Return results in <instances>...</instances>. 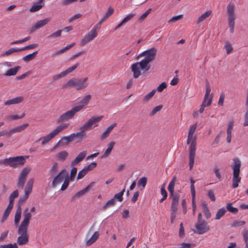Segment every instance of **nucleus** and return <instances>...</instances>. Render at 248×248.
<instances>
[{
    "label": "nucleus",
    "mask_w": 248,
    "mask_h": 248,
    "mask_svg": "<svg viewBox=\"0 0 248 248\" xmlns=\"http://www.w3.org/2000/svg\"><path fill=\"white\" fill-rule=\"evenodd\" d=\"M80 131L76 133L71 134L73 140H78L81 141L86 136L85 130L82 129V126L80 127Z\"/></svg>",
    "instance_id": "obj_20"
},
{
    "label": "nucleus",
    "mask_w": 248,
    "mask_h": 248,
    "mask_svg": "<svg viewBox=\"0 0 248 248\" xmlns=\"http://www.w3.org/2000/svg\"><path fill=\"white\" fill-rule=\"evenodd\" d=\"M22 213V209L20 206H19L16 209L15 216V223L16 225H17L20 220L21 215Z\"/></svg>",
    "instance_id": "obj_26"
},
{
    "label": "nucleus",
    "mask_w": 248,
    "mask_h": 248,
    "mask_svg": "<svg viewBox=\"0 0 248 248\" xmlns=\"http://www.w3.org/2000/svg\"><path fill=\"white\" fill-rule=\"evenodd\" d=\"M114 145L115 142L114 141H111L109 143V144H108V147L106 150L104 154L103 155V157H107L110 155Z\"/></svg>",
    "instance_id": "obj_32"
},
{
    "label": "nucleus",
    "mask_w": 248,
    "mask_h": 248,
    "mask_svg": "<svg viewBox=\"0 0 248 248\" xmlns=\"http://www.w3.org/2000/svg\"><path fill=\"white\" fill-rule=\"evenodd\" d=\"M226 213V210L224 208L219 209L216 213L215 219L219 220L223 217Z\"/></svg>",
    "instance_id": "obj_38"
},
{
    "label": "nucleus",
    "mask_w": 248,
    "mask_h": 248,
    "mask_svg": "<svg viewBox=\"0 0 248 248\" xmlns=\"http://www.w3.org/2000/svg\"><path fill=\"white\" fill-rule=\"evenodd\" d=\"M62 30H58L57 31L50 34L49 36H47L48 38H57L59 37L62 35Z\"/></svg>",
    "instance_id": "obj_48"
},
{
    "label": "nucleus",
    "mask_w": 248,
    "mask_h": 248,
    "mask_svg": "<svg viewBox=\"0 0 248 248\" xmlns=\"http://www.w3.org/2000/svg\"><path fill=\"white\" fill-rule=\"evenodd\" d=\"M44 5V0H39L38 2L34 3L30 8L31 12H35L40 10Z\"/></svg>",
    "instance_id": "obj_22"
},
{
    "label": "nucleus",
    "mask_w": 248,
    "mask_h": 248,
    "mask_svg": "<svg viewBox=\"0 0 248 248\" xmlns=\"http://www.w3.org/2000/svg\"><path fill=\"white\" fill-rule=\"evenodd\" d=\"M7 159V166L13 168L20 167L23 166L26 162V159L23 156L10 157Z\"/></svg>",
    "instance_id": "obj_7"
},
{
    "label": "nucleus",
    "mask_w": 248,
    "mask_h": 248,
    "mask_svg": "<svg viewBox=\"0 0 248 248\" xmlns=\"http://www.w3.org/2000/svg\"><path fill=\"white\" fill-rule=\"evenodd\" d=\"M235 9V4L232 2H229L227 7V14L228 15L230 31L231 33L234 32V29L235 20L236 18Z\"/></svg>",
    "instance_id": "obj_6"
},
{
    "label": "nucleus",
    "mask_w": 248,
    "mask_h": 248,
    "mask_svg": "<svg viewBox=\"0 0 248 248\" xmlns=\"http://www.w3.org/2000/svg\"><path fill=\"white\" fill-rule=\"evenodd\" d=\"M30 167H25L21 170L17 180V185L19 188H23L28 174L31 172Z\"/></svg>",
    "instance_id": "obj_10"
},
{
    "label": "nucleus",
    "mask_w": 248,
    "mask_h": 248,
    "mask_svg": "<svg viewBox=\"0 0 248 248\" xmlns=\"http://www.w3.org/2000/svg\"><path fill=\"white\" fill-rule=\"evenodd\" d=\"M13 206H14V205L8 204V206L7 207L6 209H5V210L3 214V216H2V221H4L7 218L9 214L11 213L12 209L13 208Z\"/></svg>",
    "instance_id": "obj_28"
},
{
    "label": "nucleus",
    "mask_w": 248,
    "mask_h": 248,
    "mask_svg": "<svg viewBox=\"0 0 248 248\" xmlns=\"http://www.w3.org/2000/svg\"><path fill=\"white\" fill-rule=\"evenodd\" d=\"M162 107L163 106L162 105H160L154 108L153 110L150 113V116H153L155 115L157 112L161 110Z\"/></svg>",
    "instance_id": "obj_54"
},
{
    "label": "nucleus",
    "mask_w": 248,
    "mask_h": 248,
    "mask_svg": "<svg viewBox=\"0 0 248 248\" xmlns=\"http://www.w3.org/2000/svg\"><path fill=\"white\" fill-rule=\"evenodd\" d=\"M37 46H38V44H32L28 45L25 47H23L19 48V49H20V51H21L25 50L27 49H33V48H35L36 47H37Z\"/></svg>",
    "instance_id": "obj_55"
},
{
    "label": "nucleus",
    "mask_w": 248,
    "mask_h": 248,
    "mask_svg": "<svg viewBox=\"0 0 248 248\" xmlns=\"http://www.w3.org/2000/svg\"><path fill=\"white\" fill-rule=\"evenodd\" d=\"M197 127V124H192L189 126L186 140V143L190 145L189 147V166L190 170L192 169L194 164L197 144V136L194 135V133Z\"/></svg>",
    "instance_id": "obj_3"
},
{
    "label": "nucleus",
    "mask_w": 248,
    "mask_h": 248,
    "mask_svg": "<svg viewBox=\"0 0 248 248\" xmlns=\"http://www.w3.org/2000/svg\"><path fill=\"white\" fill-rule=\"evenodd\" d=\"M125 186H124V188L121 192L115 194L113 199L115 200L117 199L119 202H122L123 200V196L125 190Z\"/></svg>",
    "instance_id": "obj_42"
},
{
    "label": "nucleus",
    "mask_w": 248,
    "mask_h": 248,
    "mask_svg": "<svg viewBox=\"0 0 248 248\" xmlns=\"http://www.w3.org/2000/svg\"><path fill=\"white\" fill-rule=\"evenodd\" d=\"M87 172L86 171V170L83 168L81 170L78 172L77 179H82L87 174Z\"/></svg>",
    "instance_id": "obj_61"
},
{
    "label": "nucleus",
    "mask_w": 248,
    "mask_h": 248,
    "mask_svg": "<svg viewBox=\"0 0 248 248\" xmlns=\"http://www.w3.org/2000/svg\"><path fill=\"white\" fill-rule=\"evenodd\" d=\"M225 48L226 49L227 54L231 53L233 50L232 45L229 42H226L225 45Z\"/></svg>",
    "instance_id": "obj_53"
},
{
    "label": "nucleus",
    "mask_w": 248,
    "mask_h": 248,
    "mask_svg": "<svg viewBox=\"0 0 248 248\" xmlns=\"http://www.w3.org/2000/svg\"><path fill=\"white\" fill-rule=\"evenodd\" d=\"M38 51H34L32 53L29 54L23 57V60L25 62H29L33 60L37 55Z\"/></svg>",
    "instance_id": "obj_33"
},
{
    "label": "nucleus",
    "mask_w": 248,
    "mask_h": 248,
    "mask_svg": "<svg viewBox=\"0 0 248 248\" xmlns=\"http://www.w3.org/2000/svg\"><path fill=\"white\" fill-rule=\"evenodd\" d=\"M226 208L229 212L233 214H236L238 211V209L237 208L232 207V204L231 203H228L227 204Z\"/></svg>",
    "instance_id": "obj_47"
},
{
    "label": "nucleus",
    "mask_w": 248,
    "mask_h": 248,
    "mask_svg": "<svg viewBox=\"0 0 248 248\" xmlns=\"http://www.w3.org/2000/svg\"><path fill=\"white\" fill-rule=\"evenodd\" d=\"M212 98L213 97L210 96H208L206 98H205V96H204L203 101L202 104L206 105L207 107L209 106L211 104Z\"/></svg>",
    "instance_id": "obj_51"
},
{
    "label": "nucleus",
    "mask_w": 248,
    "mask_h": 248,
    "mask_svg": "<svg viewBox=\"0 0 248 248\" xmlns=\"http://www.w3.org/2000/svg\"><path fill=\"white\" fill-rule=\"evenodd\" d=\"M29 126L28 124H24L22 125L16 126V130L17 132H21V131H23L26 128H27Z\"/></svg>",
    "instance_id": "obj_62"
},
{
    "label": "nucleus",
    "mask_w": 248,
    "mask_h": 248,
    "mask_svg": "<svg viewBox=\"0 0 248 248\" xmlns=\"http://www.w3.org/2000/svg\"><path fill=\"white\" fill-rule=\"evenodd\" d=\"M115 202L116 201L114 199H111L102 207V210L104 211L106 210L108 207L114 205Z\"/></svg>",
    "instance_id": "obj_41"
},
{
    "label": "nucleus",
    "mask_w": 248,
    "mask_h": 248,
    "mask_svg": "<svg viewBox=\"0 0 248 248\" xmlns=\"http://www.w3.org/2000/svg\"><path fill=\"white\" fill-rule=\"evenodd\" d=\"M88 79V78H73L64 83L63 88L75 87L77 90H82L88 87V84L86 83Z\"/></svg>",
    "instance_id": "obj_5"
},
{
    "label": "nucleus",
    "mask_w": 248,
    "mask_h": 248,
    "mask_svg": "<svg viewBox=\"0 0 248 248\" xmlns=\"http://www.w3.org/2000/svg\"><path fill=\"white\" fill-rule=\"evenodd\" d=\"M91 99V95L88 94L85 96L80 101L81 105H78V106H81L82 109L85 106L87 105L88 104Z\"/></svg>",
    "instance_id": "obj_36"
},
{
    "label": "nucleus",
    "mask_w": 248,
    "mask_h": 248,
    "mask_svg": "<svg viewBox=\"0 0 248 248\" xmlns=\"http://www.w3.org/2000/svg\"><path fill=\"white\" fill-rule=\"evenodd\" d=\"M0 248H18L16 243L0 245Z\"/></svg>",
    "instance_id": "obj_59"
},
{
    "label": "nucleus",
    "mask_w": 248,
    "mask_h": 248,
    "mask_svg": "<svg viewBox=\"0 0 248 248\" xmlns=\"http://www.w3.org/2000/svg\"><path fill=\"white\" fill-rule=\"evenodd\" d=\"M177 211V210H170V220L171 224L174 223L176 217Z\"/></svg>",
    "instance_id": "obj_56"
},
{
    "label": "nucleus",
    "mask_w": 248,
    "mask_h": 248,
    "mask_svg": "<svg viewBox=\"0 0 248 248\" xmlns=\"http://www.w3.org/2000/svg\"><path fill=\"white\" fill-rule=\"evenodd\" d=\"M197 232L199 234H202L207 232L209 229V226L205 221L197 222L196 225Z\"/></svg>",
    "instance_id": "obj_13"
},
{
    "label": "nucleus",
    "mask_w": 248,
    "mask_h": 248,
    "mask_svg": "<svg viewBox=\"0 0 248 248\" xmlns=\"http://www.w3.org/2000/svg\"><path fill=\"white\" fill-rule=\"evenodd\" d=\"M211 13L212 12L211 11H207L204 13L202 14L201 16L199 17V18L197 20V24H199L200 23L203 21L206 18L209 17L211 15Z\"/></svg>",
    "instance_id": "obj_29"
},
{
    "label": "nucleus",
    "mask_w": 248,
    "mask_h": 248,
    "mask_svg": "<svg viewBox=\"0 0 248 248\" xmlns=\"http://www.w3.org/2000/svg\"><path fill=\"white\" fill-rule=\"evenodd\" d=\"M232 160L233 164L231 166L232 170V187L235 188L238 186L241 180V178L239 176L241 162L238 158H235Z\"/></svg>",
    "instance_id": "obj_4"
},
{
    "label": "nucleus",
    "mask_w": 248,
    "mask_h": 248,
    "mask_svg": "<svg viewBox=\"0 0 248 248\" xmlns=\"http://www.w3.org/2000/svg\"><path fill=\"white\" fill-rule=\"evenodd\" d=\"M19 195L18 191V190H15L9 196V204H11L12 205H14V202L15 201V199L18 197Z\"/></svg>",
    "instance_id": "obj_30"
},
{
    "label": "nucleus",
    "mask_w": 248,
    "mask_h": 248,
    "mask_svg": "<svg viewBox=\"0 0 248 248\" xmlns=\"http://www.w3.org/2000/svg\"><path fill=\"white\" fill-rule=\"evenodd\" d=\"M68 156V152L63 150L57 154V158L59 160L63 161L66 160Z\"/></svg>",
    "instance_id": "obj_27"
},
{
    "label": "nucleus",
    "mask_w": 248,
    "mask_h": 248,
    "mask_svg": "<svg viewBox=\"0 0 248 248\" xmlns=\"http://www.w3.org/2000/svg\"><path fill=\"white\" fill-rule=\"evenodd\" d=\"M59 169V164L57 162H55L53 166L51 167V169L49 170V174L51 176H55L58 170Z\"/></svg>",
    "instance_id": "obj_34"
},
{
    "label": "nucleus",
    "mask_w": 248,
    "mask_h": 248,
    "mask_svg": "<svg viewBox=\"0 0 248 248\" xmlns=\"http://www.w3.org/2000/svg\"><path fill=\"white\" fill-rule=\"evenodd\" d=\"M103 117V116L102 115L97 117H92L82 126V129L85 131H88L91 129L93 126L96 127L98 126L97 123L102 120Z\"/></svg>",
    "instance_id": "obj_9"
},
{
    "label": "nucleus",
    "mask_w": 248,
    "mask_h": 248,
    "mask_svg": "<svg viewBox=\"0 0 248 248\" xmlns=\"http://www.w3.org/2000/svg\"><path fill=\"white\" fill-rule=\"evenodd\" d=\"M94 185V182H92L89 185L87 186L85 188L83 189L82 190L79 191V192H77L75 194V197H80L81 196L85 194L86 193H87L89 189L93 187Z\"/></svg>",
    "instance_id": "obj_23"
},
{
    "label": "nucleus",
    "mask_w": 248,
    "mask_h": 248,
    "mask_svg": "<svg viewBox=\"0 0 248 248\" xmlns=\"http://www.w3.org/2000/svg\"><path fill=\"white\" fill-rule=\"evenodd\" d=\"M65 171V170L64 169L62 170L54 177L51 184L53 187H55L64 180L65 176L63 175V173Z\"/></svg>",
    "instance_id": "obj_15"
},
{
    "label": "nucleus",
    "mask_w": 248,
    "mask_h": 248,
    "mask_svg": "<svg viewBox=\"0 0 248 248\" xmlns=\"http://www.w3.org/2000/svg\"><path fill=\"white\" fill-rule=\"evenodd\" d=\"M23 216V219L19 227L28 229L30 222V220H31L32 217V215L31 212H30L28 208H26L24 209Z\"/></svg>",
    "instance_id": "obj_11"
},
{
    "label": "nucleus",
    "mask_w": 248,
    "mask_h": 248,
    "mask_svg": "<svg viewBox=\"0 0 248 248\" xmlns=\"http://www.w3.org/2000/svg\"><path fill=\"white\" fill-rule=\"evenodd\" d=\"M20 69V67L19 66L9 69L5 73L4 75L7 77L15 76Z\"/></svg>",
    "instance_id": "obj_25"
},
{
    "label": "nucleus",
    "mask_w": 248,
    "mask_h": 248,
    "mask_svg": "<svg viewBox=\"0 0 248 248\" xmlns=\"http://www.w3.org/2000/svg\"><path fill=\"white\" fill-rule=\"evenodd\" d=\"M86 154L87 151H86L80 152L76 158L72 161L71 165L74 166L81 161L85 158Z\"/></svg>",
    "instance_id": "obj_21"
},
{
    "label": "nucleus",
    "mask_w": 248,
    "mask_h": 248,
    "mask_svg": "<svg viewBox=\"0 0 248 248\" xmlns=\"http://www.w3.org/2000/svg\"><path fill=\"white\" fill-rule=\"evenodd\" d=\"M136 14L135 13H131L128 15H127L123 20L122 21L124 23V24L131 20L135 16H136Z\"/></svg>",
    "instance_id": "obj_52"
},
{
    "label": "nucleus",
    "mask_w": 248,
    "mask_h": 248,
    "mask_svg": "<svg viewBox=\"0 0 248 248\" xmlns=\"http://www.w3.org/2000/svg\"><path fill=\"white\" fill-rule=\"evenodd\" d=\"M202 211L206 219H209L211 217V214L205 203L202 204Z\"/></svg>",
    "instance_id": "obj_35"
},
{
    "label": "nucleus",
    "mask_w": 248,
    "mask_h": 248,
    "mask_svg": "<svg viewBox=\"0 0 248 248\" xmlns=\"http://www.w3.org/2000/svg\"><path fill=\"white\" fill-rule=\"evenodd\" d=\"M117 124L114 123L110 125L106 130L100 135V139L101 140H104L108 137L111 133L112 129L116 127Z\"/></svg>",
    "instance_id": "obj_18"
},
{
    "label": "nucleus",
    "mask_w": 248,
    "mask_h": 248,
    "mask_svg": "<svg viewBox=\"0 0 248 248\" xmlns=\"http://www.w3.org/2000/svg\"><path fill=\"white\" fill-rule=\"evenodd\" d=\"M99 233L98 232H95L92 237L87 241L86 245L89 246L94 243L98 238Z\"/></svg>",
    "instance_id": "obj_24"
},
{
    "label": "nucleus",
    "mask_w": 248,
    "mask_h": 248,
    "mask_svg": "<svg viewBox=\"0 0 248 248\" xmlns=\"http://www.w3.org/2000/svg\"><path fill=\"white\" fill-rule=\"evenodd\" d=\"M17 233L19 236L17 239V243L19 246H23L27 244L29 241V234L28 229L18 227Z\"/></svg>",
    "instance_id": "obj_8"
},
{
    "label": "nucleus",
    "mask_w": 248,
    "mask_h": 248,
    "mask_svg": "<svg viewBox=\"0 0 248 248\" xmlns=\"http://www.w3.org/2000/svg\"><path fill=\"white\" fill-rule=\"evenodd\" d=\"M156 92L155 90H153L151 92H150L149 93H148L147 94L145 95L143 97V102L144 103H147L148 101L152 99V98L153 97V96L155 95V93Z\"/></svg>",
    "instance_id": "obj_37"
},
{
    "label": "nucleus",
    "mask_w": 248,
    "mask_h": 248,
    "mask_svg": "<svg viewBox=\"0 0 248 248\" xmlns=\"http://www.w3.org/2000/svg\"><path fill=\"white\" fill-rule=\"evenodd\" d=\"M97 31L93 28L81 40L80 45L84 46L90 41L93 40L97 36Z\"/></svg>",
    "instance_id": "obj_12"
},
{
    "label": "nucleus",
    "mask_w": 248,
    "mask_h": 248,
    "mask_svg": "<svg viewBox=\"0 0 248 248\" xmlns=\"http://www.w3.org/2000/svg\"><path fill=\"white\" fill-rule=\"evenodd\" d=\"M242 235L246 244V248H248V230L244 229L242 232Z\"/></svg>",
    "instance_id": "obj_45"
},
{
    "label": "nucleus",
    "mask_w": 248,
    "mask_h": 248,
    "mask_svg": "<svg viewBox=\"0 0 248 248\" xmlns=\"http://www.w3.org/2000/svg\"><path fill=\"white\" fill-rule=\"evenodd\" d=\"M73 141V139L71 134L68 136H64L62 137L58 143L53 147L51 150V152H53L54 150L57 149L58 146H63L64 145L68 144L69 142Z\"/></svg>",
    "instance_id": "obj_14"
},
{
    "label": "nucleus",
    "mask_w": 248,
    "mask_h": 248,
    "mask_svg": "<svg viewBox=\"0 0 248 248\" xmlns=\"http://www.w3.org/2000/svg\"><path fill=\"white\" fill-rule=\"evenodd\" d=\"M24 100L22 96H18L11 99H9L4 102L5 106H10L12 105L17 104L21 103Z\"/></svg>",
    "instance_id": "obj_19"
},
{
    "label": "nucleus",
    "mask_w": 248,
    "mask_h": 248,
    "mask_svg": "<svg viewBox=\"0 0 248 248\" xmlns=\"http://www.w3.org/2000/svg\"><path fill=\"white\" fill-rule=\"evenodd\" d=\"M82 109L81 106H76L71 109L62 114L56 120L58 124L61 123L58 125L54 129L51 131L46 136L40 138L38 141H41L42 145H44L47 143L52 139L58 135L63 130L67 129L70 125L69 123H62L73 119L76 113Z\"/></svg>",
    "instance_id": "obj_1"
},
{
    "label": "nucleus",
    "mask_w": 248,
    "mask_h": 248,
    "mask_svg": "<svg viewBox=\"0 0 248 248\" xmlns=\"http://www.w3.org/2000/svg\"><path fill=\"white\" fill-rule=\"evenodd\" d=\"M30 39V36H27L21 40H16L14 42H12L11 43V45H15V44H21L22 43H24L25 42H26Z\"/></svg>",
    "instance_id": "obj_60"
},
{
    "label": "nucleus",
    "mask_w": 248,
    "mask_h": 248,
    "mask_svg": "<svg viewBox=\"0 0 248 248\" xmlns=\"http://www.w3.org/2000/svg\"><path fill=\"white\" fill-rule=\"evenodd\" d=\"M243 125L244 126H248V108L246 109L245 113Z\"/></svg>",
    "instance_id": "obj_64"
},
{
    "label": "nucleus",
    "mask_w": 248,
    "mask_h": 248,
    "mask_svg": "<svg viewBox=\"0 0 248 248\" xmlns=\"http://www.w3.org/2000/svg\"><path fill=\"white\" fill-rule=\"evenodd\" d=\"M152 9L150 8L143 13L139 18L138 20L140 22H142L151 13Z\"/></svg>",
    "instance_id": "obj_46"
},
{
    "label": "nucleus",
    "mask_w": 248,
    "mask_h": 248,
    "mask_svg": "<svg viewBox=\"0 0 248 248\" xmlns=\"http://www.w3.org/2000/svg\"><path fill=\"white\" fill-rule=\"evenodd\" d=\"M51 20L50 17H47L43 20L37 21L32 27V30H36L46 25Z\"/></svg>",
    "instance_id": "obj_16"
},
{
    "label": "nucleus",
    "mask_w": 248,
    "mask_h": 248,
    "mask_svg": "<svg viewBox=\"0 0 248 248\" xmlns=\"http://www.w3.org/2000/svg\"><path fill=\"white\" fill-rule=\"evenodd\" d=\"M25 115V113H23L22 114L18 115H12L7 117V120L8 121L10 122L12 120H16L18 119H20L23 118Z\"/></svg>",
    "instance_id": "obj_40"
},
{
    "label": "nucleus",
    "mask_w": 248,
    "mask_h": 248,
    "mask_svg": "<svg viewBox=\"0 0 248 248\" xmlns=\"http://www.w3.org/2000/svg\"><path fill=\"white\" fill-rule=\"evenodd\" d=\"M156 53L157 49L155 47H152L139 54L138 58L144 57V59L140 62L132 64L131 66L135 78H138L141 75L142 71L143 73H145L150 69V66L149 64L155 59Z\"/></svg>",
    "instance_id": "obj_2"
},
{
    "label": "nucleus",
    "mask_w": 248,
    "mask_h": 248,
    "mask_svg": "<svg viewBox=\"0 0 248 248\" xmlns=\"http://www.w3.org/2000/svg\"><path fill=\"white\" fill-rule=\"evenodd\" d=\"M33 183L34 179L32 178H30L27 182L25 188L32 191Z\"/></svg>",
    "instance_id": "obj_50"
},
{
    "label": "nucleus",
    "mask_w": 248,
    "mask_h": 248,
    "mask_svg": "<svg viewBox=\"0 0 248 248\" xmlns=\"http://www.w3.org/2000/svg\"><path fill=\"white\" fill-rule=\"evenodd\" d=\"M79 65L78 63H77L75 64H74L72 67L68 68L67 69H66L65 71H64V73H65V75H67L69 73L73 72L74 70H75Z\"/></svg>",
    "instance_id": "obj_49"
},
{
    "label": "nucleus",
    "mask_w": 248,
    "mask_h": 248,
    "mask_svg": "<svg viewBox=\"0 0 248 248\" xmlns=\"http://www.w3.org/2000/svg\"><path fill=\"white\" fill-rule=\"evenodd\" d=\"M69 181H70V178H69V176H65V179H64L63 183L62 185L61 188V190L63 191L67 188V187L68 186V185H69Z\"/></svg>",
    "instance_id": "obj_44"
},
{
    "label": "nucleus",
    "mask_w": 248,
    "mask_h": 248,
    "mask_svg": "<svg viewBox=\"0 0 248 248\" xmlns=\"http://www.w3.org/2000/svg\"><path fill=\"white\" fill-rule=\"evenodd\" d=\"M147 182V178L146 177H142L138 182V186L145 187Z\"/></svg>",
    "instance_id": "obj_43"
},
{
    "label": "nucleus",
    "mask_w": 248,
    "mask_h": 248,
    "mask_svg": "<svg viewBox=\"0 0 248 248\" xmlns=\"http://www.w3.org/2000/svg\"><path fill=\"white\" fill-rule=\"evenodd\" d=\"M171 196L172 197V202L171 203L170 210H178L180 195L178 193H175V195Z\"/></svg>",
    "instance_id": "obj_17"
},
{
    "label": "nucleus",
    "mask_w": 248,
    "mask_h": 248,
    "mask_svg": "<svg viewBox=\"0 0 248 248\" xmlns=\"http://www.w3.org/2000/svg\"><path fill=\"white\" fill-rule=\"evenodd\" d=\"M167 87V84L166 82H164L160 84L157 87V90L159 92H161L164 89L166 88Z\"/></svg>",
    "instance_id": "obj_63"
},
{
    "label": "nucleus",
    "mask_w": 248,
    "mask_h": 248,
    "mask_svg": "<svg viewBox=\"0 0 248 248\" xmlns=\"http://www.w3.org/2000/svg\"><path fill=\"white\" fill-rule=\"evenodd\" d=\"M96 165H97L96 163L93 162V163H91V164H90L87 166L84 167V169L86 170L87 172H88L89 171L93 170L94 168H95L96 167Z\"/></svg>",
    "instance_id": "obj_57"
},
{
    "label": "nucleus",
    "mask_w": 248,
    "mask_h": 248,
    "mask_svg": "<svg viewBox=\"0 0 248 248\" xmlns=\"http://www.w3.org/2000/svg\"><path fill=\"white\" fill-rule=\"evenodd\" d=\"M245 224H246V222L245 221L235 220L233 222L232 224V226L234 227H237L243 226V225H245Z\"/></svg>",
    "instance_id": "obj_58"
},
{
    "label": "nucleus",
    "mask_w": 248,
    "mask_h": 248,
    "mask_svg": "<svg viewBox=\"0 0 248 248\" xmlns=\"http://www.w3.org/2000/svg\"><path fill=\"white\" fill-rule=\"evenodd\" d=\"M19 51H20L19 48L13 47L4 52L3 53L1 54V56H8L13 53L17 52Z\"/></svg>",
    "instance_id": "obj_39"
},
{
    "label": "nucleus",
    "mask_w": 248,
    "mask_h": 248,
    "mask_svg": "<svg viewBox=\"0 0 248 248\" xmlns=\"http://www.w3.org/2000/svg\"><path fill=\"white\" fill-rule=\"evenodd\" d=\"M175 181L176 177H174L172 180L170 182L168 187V190L170 192L171 196H173L174 195H175V193H174V187Z\"/></svg>",
    "instance_id": "obj_31"
}]
</instances>
